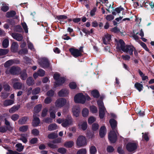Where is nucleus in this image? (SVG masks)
Returning <instances> with one entry per match:
<instances>
[{
	"mask_svg": "<svg viewBox=\"0 0 154 154\" xmlns=\"http://www.w3.org/2000/svg\"><path fill=\"white\" fill-rule=\"evenodd\" d=\"M120 47L121 50L124 52H128L129 54L131 55L133 54V51L135 49V48L132 45H125L124 41L122 39H120L118 43L117 48Z\"/></svg>",
	"mask_w": 154,
	"mask_h": 154,
	"instance_id": "obj_1",
	"label": "nucleus"
},
{
	"mask_svg": "<svg viewBox=\"0 0 154 154\" xmlns=\"http://www.w3.org/2000/svg\"><path fill=\"white\" fill-rule=\"evenodd\" d=\"M91 99L88 95L86 96L84 95L82 93H79L76 94L74 97V100L75 103L84 104L86 100H90Z\"/></svg>",
	"mask_w": 154,
	"mask_h": 154,
	"instance_id": "obj_2",
	"label": "nucleus"
},
{
	"mask_svg": "<svg viewBox=\"0 0 154 154\" xmlns=\"http://www.w3.org/2000/svg\"><path fill=\"white\" fill-rule=\"evenodd\" d=\"M87 144L86 139L85 137L83 135H80L77 139L76 145L79 147L85 146Z\"/></svg>",
	"mask_w": 154,
	"mask_h": 154,
	"instance_id": "obj_3",
	"label": "nucleus"
},
{
	"mask_svg": "<svg viewBox=\"0 0 154 154\" xmlns=\"http://www.w3.org/2000/svg\"><path fill=\"white\" fill-rule=\"evenodd\" d=\"M116 133V131H110L108 135V138L111 143H113L116 142L117 139Z\"/></svg>",
	"mask_w": 154,
	"mask_h": 154,
	"instance_id": "obj_4",
	"label": "nucleus"
},
{
	"mask_svg": "<svg viewBox=\"0 0 154 154\" xmlns=\"http://www.w3.org/2000/svg\"><path fill=\"white\" fill-rule=\"evenodd\" d=\"M126 148L128 151L133 152L137 149V144L135 143L128 142L126 145Z\"/></svg>",
	"mask_w": 154,
	"mask_h": 154,
	"instance_id": "obj_5",
	"label": "nucleus"
},
{
	"mask_svg": "<svg viewBox=\"0 0 154 154\" xmlns=\"http://www.w3.org/2000/svg\"><path fill=\"white\" fill-rule=\"evenodd\" d=\"M66 102V100L63 98H59L56 101L55 105L56 107L61 108L64 106Z\"/></svg>",
	"mask_w": 154,
	"mask_h": 154,
	"instance_id": "obj_6",
	"label": "nucleus"
},
{
	"mask_svg": "<svg viewBox=\"0 0 154 154\" xmlns=\"http://www.w3.org/2000/svg\"><path fill=\"white\" fill-rule=\"evenodd\" d=\"M72 124V119L71 117L67 116L65 119H63V122L61 125L63 127L66 128Z\"/></svg>",
	"mask_w": 154,
	"mask_h": 154,
	"instance_id": "obj_7",
	"label": "nucleus"
},
{
	"mask_svg": "<svg viewBox=\"0 0 154 154\" xmlns=\"http://www.w3.org/2000/svg\"><path fill=\"white\" fill-rule=\"evenodd\" d=\"M20 69V68H11L9 72L6 70L5 72L7 74L10 73L13 75H18L19 74Z\"/></svg>",
	"mask_w": 154,
	"mask_h": 154,
	"instance_id": "obj_8",
	"label": "nucleus"
},
{
	"mask_svg": "<svg viewBox=\"0 0 154 154\" xmlns=\"http://www.w3.org/2000/svg\"><path fill=\"white\" fill-rule=\"evenodd\" d=\"M11 35L14 39L18 41H21L23 39L22 35L19 33H12Z\"/></svg>",
	"mask_w": 154,
	"mask_h": 154,
	"instance_id": "obj_9",
	"label": "nucleus"
},
{
	"mask_svg": "<svg viewBox=\"0 0 154 154\" xmlns=\"http://www.w3.org/2000/svg\"><path fill=\"white\" fill-rule=\"evenodd\" d=\"M109 123L110 125L112 131H115L117 132V121L114 119H111L109 120Z\"/></svg>",
	"mask_w": 154,
	"mask_h": 154,
	"instance_id": "obj_10",
	"label": "nucleus"
},
{
	"mask_svg": "<svg viewBox=\"0 0 154 154\" xmlns=\"http://www.w3.org/2000/svg\"><path fill=\"white\" fill-rule=\"evenodd\" d=\"M69 50L71 54L74 57H77L81 56L82 55L78 49L71 48Z\"/></svg>",
	"mask_w": 154,
	"mask_h": 154,
	"instance_id": "obj_11",
	"label": "nucleus"
},
{
	"mask_svg": "<svg viewBox=\"0 0 154 154\" xmlns=\"http://www.w3.org/2000/svg\"><path fill=\"white\" fill-rule=\"evenodd\" d=\"M103 39L104 44L106 45L109 44L111 40V35L107 33H105Z\"/></svg>",
	"mask_w": 154,
	"mask_h": 154,
	"instance_id": "obj_12",
	"label": "nucleus"
},
{
	"mask_svg": "<svg viewBox=\"0 0 154 154\" xmlns=\"http://www.w3.org/2000/svg\"><path fill=\"white\" fill-rule=\"evenodd\" d=\"M33 119L32 122V125L34 127H36L39 126L40 123L39 118L34 116H33Z\"/></svg>",
	"mask_w": 154,
	"mask_h": 154,
	"instance_id": "obj_13",
	"label": "nucleus"
},
{
	"mask_svg": "<svg viewBox=\"0 0 154 154\" xmlns=\"http://www.w3.org/2000/svg\"><path fill=\"white\" fill-rule=\"evenodd\" d=\"M106 129L104 126H101L99 130V135L101 138H103L104 137L106 134Z\"/></svg>",
	"mask_w": 154,
	"mask_h": 154,
	"instance_id": "obj_14",
	"label": "nucleus"
},
{
	"mask_svg": "<svg viewBox=\"0 0 154 154\" xmlns=\"http://www.w3.org/2000/svg\"><path fill=\"white\" fill-rule=\"evenodd\" d=\"M20 72L19 74H20V78L23 80H26L27 77L26 69H24L22 71H21L20 69Z\"/></svg>",
	"mask_w": 154,
	"mask_h": 154,
	"instance_id": "obj_15",
	"label": "nucleus"
},
{
	"mask_svg": "<svg viewBox=\"0 0 154 154\" xmlns=\"http://www.w3.org/2000/svg\"><path fill=\"white\" fill-rule=\"evenodd\" d=\"M18 47L19 45L17 42H13L12 44L11 47V51L14 53L17 52L18 50Z\"/></svg>",
	"mask_w": 154,
	"mask_h": 154,
	"instance_id": "obj_16",
	"label": "nucleus"
},
{
	"mask_svg": "<svg viewBox=\"0 0 154 154\" xmlns=\"http://www.w3.org/2000/svg\"><path fill=\"white\" fill-rule=\"evenodd\" d=\"M73 115L76 117L79 116L80 113V108L78 106H75L72 108Z\"/></svg>",
	"mask_w": 154,
	"mask_h": 154,
	"instance_id": "obj_17",
	"label": "nucleus"
},
{
	"mask_svg": "<svg viewBox=\"0 0 154 154\" xmlns=\"http://www.w3.org/2000/svg\"><path fill=\"white\" fill-rule=\"evenodd\" d=\"M105 107L103 108H99V116L100 119L104 118L105 115V111H106Z\"/></svg>",
	"mask_w": 154,
	"mask_h": 154,
	"instance_id": "obj_18",
	"label": "nucleus"
},
{
	"mask_svg": "<svg viewBox=\"0 0 154 154\" xmlns=\"http://www.w3.org/2000/svg\"><path fill=\"white\" fill-rule=\"evenodd\" d=\"M42 66L48 67L51 66L48 60L46 58H43L42 60Z\"/></svg>",
	"mask_w": 154,
	"mask_h": 154,
	"instance_id": "obj_19",
	"label": "nucleus"
},
{
	"mask_svg": "<svg viewBox=\"0 0 154 154\" xmlns=\"http://www.w3.org/2000/svg\"><path fill=\"white\" fill-rule=\"evenodd\" d=\"M68 94V91L65 89H62L58 92V95L60 97H66Z\"/></svg>",
	"mask_w": 154,
	"mask_h": 154,
	"instance_id": "obj_20",
	"label": "nucleus"
},
{
	"mask_svg": "<svg viewBox=\"0 0 154 154\" xmlns=\"http://www.w3.org/2000/svg\"><path fill=\"white\" fill-rule=\"evenodd\" d=\"M140 83H142V82ZM134 87L137 89L139 92L141 91L143 88V85L141 83L137 82H136L134 84Z\"/></svg>",
	"mask_w": 154,
	"mask_h": 154,
	"instance_id": "obj_21",
	"label": "nucleus"
},
{
	"mask_svg": "<svg viewBox=\"0 0 154 154\" xmlns=\"http://www.w3.org/2000/svg\"><path fill=\"white\" fill-rule=\"evenodd\" d=\"M66 79L64 77H60L59 79L55 83L56 85L58 86L62 85L65 82Z\"/></svg>",
	"mask_w": 154,
	"mask_h": 154,
	"instance_id": "obj_22",
	"label": "nucleus"
},
{
	"mask_svg": "<svg viewBox=\"0 0 154 154\" xmlns=\"http://www.w3.org/2000/svg\"><path fill=\"white\" fill-rule=\"evenodd\" d=\"M91 94L93 97L95 98H99L100 96L99 92L96 89L92 91L91 92Z\"/></svg>",
	"mask_w": 154,
	"mask_h": 154,
	"instance_id": "obj_23",
	"label": "nucleus"
},
{
	"mask_svg": "<svg viewBox=\"0 0 154 154\" xmlns=\"http://www.w3.org/2000/svg\"><path fill=\"white\" fill-rule=\"evenodd\" d=\"M74 145V142L72 141H66L64 144V146L66 148H72Z\"/></svg>",
	"mask_w": 154,
	"mask_h": 154,
	"instance_id": "obj_24",
	"label": "nucleus"
},
{
	"mask_svg": "<svg viewBox=\"0 0 154 154\" xmlns=\"http://www.w3.org/2000/svg\"><path fill=\"white\" fill-rule=\"evenodd\" d=\"M26 83L27 85L29 86L33 85L35 83V81L32 77H29L26 80Z\"/></svg>",
	"mask_w": 154,
	"mask_h": 154,
	"instance_id": "obj_25",
	"label": "nucleus"
},
{
	"mask_svg": "<svg viewBox=\"0 0 154 154\" xmlns=\"http://www.w3.org/2000/svg\"><path fill=\"white\" fill-rule=\"evenodd\" d=\"M28 119V117H23L19 120L18 121V123L20 125L25 124Z\"/></svg>",
	"mask_w": 154,
	"mask_h": 154,
	"instance_id": "obj_26",
	"label": "nucleus"
},
{
	"mask_svg": "<svg viewBox=\"0 0 154 154\" xmlns=\"http://www.w3.org/2000/svg\"><path fill=\"white\" fill-rule=\"evenodd\" d=\"M57 126L55 123H52L49 125L48 128V130L50 131L56 130Z\"/></svg>",
	"mask_w": 154,
	"mask_h": 154,
	"instance_id": "obj_27",
	"label": "nucleus"
},
{
	"mask_svg": "<svg viewBox=\"0 0 154 154\" xmlns=\"http://www.w3.org/2000/svg\"><path fill=\"white\" fill-rule=\"evenodd\" d=\"M13 86L14 89H20L21 88L22 84L21 82H16L14 83Z\"/></svg>",
	"mask_w": 154,
	"mask_h": 154,
	"instance_id": "obj_28",
	"label": "nucleus"
},
{
	"mask_svg": "<svg viewBox=\"0 0 154 154\" xmlns=\"http://www.w3.org/2000/svg\"><path fill=\"white\" fill-rule=\"evenodd\" d=\"M15 147L17 148L16 150L19 152H21L24 148V146H22L21 143H17L16 144Z\"/></svg>",
	"mask_w": 154,
	"mask_h": 154,
	"instance_id": "obj_29",
	"label": "nucleus"
},
{
	"mask_svg": "<svg viewBox=\"0 0 154 154\" xmlns=\"http://www.w3.org/2000/svg\"><path fill=\"white\" fill-rule=\"evenodd\" d=\"M14 102V101L12 100H7L4 101L3 104L5 106H7L12 105Z\"/></svg>",
	"mask_w": 154,
	"mask_h": 154,
	"instance_id": "obj_30",
	"label": "nucleus"
},
{
	"mask_svg": "<svg viewBox=\"0 0 154 154\" xmlns=\"http://www.w3.org/2000/svg\"><path fill=\"white\" fill-rule=\"evenodd\" d=\"M5 124L6 125V126L9 128V131H11L13 130V128L10 125V122L6 118L5 119Z\"/></svg>",
	"mask_w": 154,
	"mask_h": 154,
	"instance_id": "obj_31",
	"label": "nucleus"
},
{
	"mask_svg": "<svg viewBox=\"0 0 154 154\" xmlns=\"http://www.w3.org/2000/svg\"><path fill=\"white\" fill-rule=\"evenodd\" d=\"M16 14V13L15 11H11L7 12L6 13V16L8 18L11 17H14Z\"/></svg>",
	"mask_w": 154,
	"mask_h": 154,
	"instance_id": "obj_32",
	"label": "nucleus"
},
{
	"mask_svg": "<svg viewBox=\"0 0 154 154\" xmlns=\"http://www.w3.org/2000/svg\"><path fill=\"white\" fill-rule=\"evenodd\" d=\"M42 105L39 104L36 105L34 108L35 112L36 113H38L41 110Z\"/></svg>",
	"mask_w": 154,
	"mask_h": 154,
	"instance_id": "obj_33",
	"label": "nucleus"
},
{
	"mask_svg": "<svg viewBox=\"0 0 154 154\" xmlns=\"http://www.w3.org/2000/svg\"><path fill=\"white\" fill-rule=\"evenodd\" d=\"M89 152L90 154H95L97 152L96 147L94 146H92L90 148Z\"/></svg>",
	"mask_w": 154,
	"mask_h": 154,
	"instance_id": "obj_34",
	"label": "nucleus"
},
{
	"mask_svg": "<svg viewBox=\"0 0 154 154\" xmlns=\"http://www.w3.org/2000/svg\"><path fill=\"white\" fill-rule=\"evenodd\" d=\"M90 111L93 113H96L97 112L98 110L97 108L95 106L92 105L90 106Z\"/></svg>",
	"mask_w": 154,
	"mask_h": 154,
	"instance_id": "obj_35",
	"label": "nucleus"
},
{
	"mask_svg": "<svg viewBox=\"0 0 154 154\" xmlns=\"http://www.w3.org/2000/svg\"><path fill=\"white\" fill-rule=\"evenodd\" d=\"M28 127L27 125H23L19 128V130L21 132H25L27 131Z\"/></svg>",
	"mask_w": 154,
	"mask_h": 154,
	"instance_id": "obj_36",
	"label": "nucleus"
},
{
	"mask_svg": "<svg viewBox=\"0 0 154 154\" xmlns=\"http://www.w3.org/2000/svg\"><path fill=\"white\" fill-rule=\"evenodd\" d=\"M14 64L13 60H10L7 61L4 64V66L5 67L10 66Z\"/></svg>",
	"mask_w": 154,
	"mask_h": 154,
	"instance_id": "obj_37",
	"label": "nucleus"
},
{
	"mask_svg": "<svg viewBox=\"0 0 154 154\" xmlns=\"http://www.w3.org/2000/svg\"><path fill=\"white\" fill-rule=\"evenodd\" d=\"M9 51L8 49H0V56L6 55L8 53Z\"/></svg>",
	"mask_w": 154,
	"mask_h": 154,
	"instance_id": "obj_38",
	"label": "nucleus"
},
{
	"mask_svg": "<svg viewBox=\"0 0 154 154\" xmlns=\"http://www.w3.org/2000/svg\"><path fill=\"white\" fill-rule=\"evenodd\" d=\"M142 134H143L142 137L144 140L146 142L149 141V140L148 137L149 133L146 132L144 133L143 132Z\"/></svg>",
	"mask_w": 154,
	"mask_h": 154,
	"instance_id": "obj_39",
	"label": "nucleus"
},
{
	"mask_svg": "<svg viewBox=\"0 0 154 154\" xmlns=\"http://www.w3.org/2000/svg\"><path fill=\"white\" fill-rule=\"evenodd\" d=\"M19 107L18 106H14L9 110V112L10 113H13L14 112L16 111L17 110L19 109Z\"/></svg>",
	"mask_w": 154,
	"mask_h": 154,
	"instance_id": "obj_40",
	"label": "nucleus"
},
{
	"mask_svg": "<svg viewBox=\"0 0 154 154\" xmlns=\"http://www.w3.org/2000/svg\"><path fill=\"white\" fill-rule=\"evenodd\" d=\"M57 151L61 154H65L66 152L67 149L63 147H60L57 149Z\"/></svg>",
	"mask_w": 154,
	"mask_h": 154,
	"instance_id": "obj_41",
	"label": "nucleus"
},
{
	"mask_svg": "<svg viewBox=\"0 0 154 154\" xmlns=\"http://www.w3.org/2000/svg\"><path fill=\"white\" fill-rule=\"evenodd\" d=\"M89 113V110L87 108H85L83 109L82 111V114L84 117H86L88 116Z\"/></svg>",
	"mask_w": 154,
	"mask_h": 154,
	"instance_id": "obj_42",
	"label": "nucleus"
},
{
	"mask_svg": "<svg viewBox=\"0 0 154 154\" xmlns=\"http://www.w3.org/2000/svg\"><path fill=\"white\" fill-rule=\"evenodd\" d=\"M79 126L81 127L83 131H85L87 128V122H84L82 124H79Z\"/></svg>",
	"mask_w": 154,
	"mask_h": 154,
	"instance_id": "obj_43",
	"label": "nucleus"
},
{
	"mask_svg": "<svg viewBox=\"0 0 154 154\" xmlns=\"http://www.w3.org/2000/svg\"><path fill=\"white\" fill-rule=\"evenodd\" d=\"M69 88L72 89H74L76 88L77 85L76 83L75 82H70L69 85Z\"/></svg>",
	"mask_w": 154,
	"mask_h": 154,
	"instance_id": "obj_44",
	"label": "nucleus"
},
{
	"mask_svg": "<svg viewBox=\"0 0 154 154\" xmlns=\"http://www.w3.org/2000/svg\"><path fill=\"white\" fill-rule=\"evenodd\" d=\"M58 137V135L54 133L50 134L48 135V137L49 139H54Z\"/></svg>",
	"mask_w": 154,
	"mask_h": 154,
	"instance_id": "obj_45",
	"label": "nucleus"
},
{
	"mask_svg": "<svg viewBox=\"0 0 154 154\" xmlns=\"http://www.w3.org/2000/svg\"><path fill=\"white\" fill-rule=\"evenodd\" d=\"M2 46L4 48H7L9 45V40L7 38L5 39L2 42Z\"/></svg>",
	"mask_w": 154,
	"mask_h": 154,
	"instance_id": "obj_46",
	"label": "nucleus"
},
{
	"mask_svg": "<svg viewBox=\"0 0 154 154\" xmlns=\"http://www.w3.org/2000/svg\"><path fill=\"white\" fill-rule=\"evenodd\" d=\"M31 133L34 136H38L39 134V131L36 128L33 129L31 131Z\"/></svg>",
	"mask_w": 154,
	"mask_h": 154,
	"instance_id": "obj_47",
	"label": "nucleus"
},
{
	"mask_svg": "<svg viewBox=\"0 0 154 154\" xmlns=\"http://www.w3.org/2000/svg\"><path fill=\"white\" fill-rule=\"evenodd\" d=\"M40 91V89L39 87H37L34 89L32 91V94L33 95H35L39 93Z\"/></svg>",
	"mask_w": 154,
	"mask_h": 154,
	"instance_id": "obj_48",
	"label": "nucleus"
},
{
	"mask_svg": "<svg viewBox=\"0 0 154 154\" xmlns=\"http://www.w3.org/2000/svg\"><path fill=\"white\" fill-rule=\"evenodd\" d=\"M99 125L96 123H93L92 125V129L93 131H97L99 128Z\"/></svg>",
	"mask_w": 154,
	"mask_h": 154,
	"instance_id": "obj_49",
	"label": "nucleus"
},
{
	"mask_svg": "<svg viewBox=\"0 0 154 154\" xmlns=\"http://www.w3.org/2000/svg\"><path fill=\"white\" fill-rule=\"evenodd\" d=\"M87 150L86 149L82 148L77 151L76 154H86Z\"/></svg>",
	"mask_w": 154,
	"mask_h": 154,
	"instance_id": "obj_50",
	"label": "nucleus"
},
{
	"mask_svg": "<svg viewBox=\"0 0 154 154\" xmlns=\"http://www.w3.org/2000/svg\"><path fill=\"white\" fill-rule=\"evenodd\" d=\"M9 131V128H7L6 126H1L0 127V132L2 133H4L6 132L7 131Z\"/></svg>",
	"mask_w": 154,
	"mask_h": 154,
	"instance_id": "obj_51",
	"label": "nucleus"
},
{
	"mask_svg": "<svg viewBox=\"0 0 154 154\" xmlns=\"http://www.w3.org/2000/svg\"><path fill=\"white\" fill-rule=\"evenodd\" d=\"M97 103L99 107V108H103L105 107L103 103L102 100H98L97 101Z\"/></svg>",
	"mask_w": 154,
	"mask_h": 154,
	"instance_id": "obj_52",
	"label": "nucleus"
},
{
	"mask_svg": "<svg viewBox=\"0 0 154 154\" xmlns=\"http://www.w3.org/2000/svg\"><path fill=\"white\" fill-rule=\"evenodd\" d=\"M52 142L54 144L55 143H60L62 142V138L58 137L57 139L54 140Z\"/></svg>",
	"mask_w": 154,
	"mask_h": 154,
	"instance_id": "obj_53",
	"label": "nucleus"
},
{
	"mask_svg": "<svg viewBox=\"0 0 154 154\" xmlns=\"http://www.w3.org/2000/svg\"><path fill=\"white\" fill-rule=\"evenodd\" d=\"M87 136L89 138H92L94 137V133L90 131H88L87 133Z\"/></svg>",
	"mask_w": 154,
	"mask_h": 154,
	"instance_id": "obj_54",
	"label": "nucleus"
},
{
	"mask_svg": "<svg viewBox=\"0 0 154 154\" xmlns=\"http://www.w3.org/2000/svg\"><path fill=\"white\" fill-rule=\"evenodd\" d=\"M3 88L4 90L6 91H9L10 90V87L9 85L7 83L3 85Z\"/></svg>",
	"mask_w": 154,
	"mask_h": 154,
	"instance_id": "obj_55",
	"label": "nucleus"
},
{
	"mask_svg": "<svg viewBox=\"0 0 154 154\" xmlns=\"http://www.w3.org/2000/svg\"><path fill=\"white\" fill-rule=\"evenodd\" d=\"M117 151L119 154H125V151L122 149V146H119L117 148Z\"/></svg>",
	"mask_w": 154,
	"mask_h": 154,
	"instance_id": "obj_56",
	"label": "nucleus"
},
{
	"mask_svg": "<svg viewBox=\"0 0 154 154\" xmlns=\"http://www.w3.org/2000/svg\"><path fill=\"white\" fill-rule=\"evenodd\" d=\"M38 141V139L36 137H34L31 139L29 141L31 144H33L36 143Z\"/></svg>",
	"mask_w": 154,
	"mask_h": 154,
	"instance_id": "obj_57",
	"label": "nucleus"
},
{
	"mask_svg": "<svg viewBox=\"0 0 154 154\" xmlns=\"http://www.w3.org/2000/svg\"><path fill=\"white\" fill-rule=\"evenodd\" d=\"M19 118L18 115L16 114L13 115L11 117V119L14 121L17 120Z\"/></svg>",
	"mask_w": 154,
	"mask_h": 154,
	"instance_id": "obj_58",
	"label": "nucleus"
},
{
	"mask_svg": "<svg viewBox=\"0 0 154 154\" xmlns=\"http://www.w3.org/2000/svg\"><path fill=\"white\" fill-rule=\"evenodd\" d=\"M48 111V109L47 108H44L42 110L41 116L43 117H45L47 115V112Z\"/></svg>",
	"mask_w": 154,
	"mask_h": 154,
	"instance_id": "obj_59",
	"label": "nucleus"
},
{
	"mask_svg": "<svg viewBox=\"0 0 154 154\" xmlns=\"http://www.w3.org/2000/svg\"><path fill=\"white\" fill-rule=\"evenodd\" d=\"M38 75L40 76H44L45 73V71L43 69H40L37 72Z\"/></svg>",
	"mask_w": 154,
	"mask_h": 154,
	"instance_id": "obj_60",
	"label": "nucleus"
},
{
	"mask_svg": "<svg viewBox=\"0 0 154 154\" xmlns=\"http://www.w3.org/2000/svg\"><path fill=\"white\" fill-rule=\"evenodd\" d=\"M24 135V134H21V137L20 138V140L22 141L23 143H26L27 142L28 140L26 138L23 136Z\"/></svg>",
	"mask_w": 154,
	"mask_h": 154,
	"instance_id": "obj_61",
	"label": "nucleus"
},
{
	"mask_svg": "<svg viewBox=\"0 0 154 154\" xmlns=\"http://www.w3.org/2000/svg\"><path fill=\"white\" fill-rule=\"evenodd\" d=\"M54 91L52 90L48 91L47 93V95L49 97H52L54 95Z\"/></svg>",
	"mask_w": 154,
	"mask_h": 154,
	"instance_id": "obj_62",
	"label": "nucleus"
},
{
	"mask_svg": "<svg viewBox=\"0 0 154 154\" xmlns=\"http://www.w3.org/2000/svg\"><path fill=\"white\" fill-rule=\"evenodd\" d=\"M22 25L25 30V32L26 33L28 32V29L26 23L25 22L22 23H21Z\"/></svg>",
	"mask_w": 154,
	"mask_h": 154,
	"instance_id": "obj_63",
	"label": "nucleus"
},
{
	"mask_svg": "<svg viewBox=\"0 0 154 154\" xmlns=\"http://www.w3.org/2000/svg\"><path fill=\"white\" fill-rule=\"evenodd\" d=\"M52 101V99L51 97H47L45 100L44 102L47 104H49Z\"/></svg>",
	"mask_w": 154,
	"mask_h": 154,
	"instance_id": "obj_64",
	"label": "nucleus"
}]
</instances>
